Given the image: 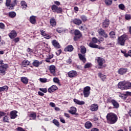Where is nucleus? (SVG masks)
I'll return each mask as SVG.
<instances>
[{"label":"nucleus","instance_id":"obj_1","mask_svg":"<svg viewBox=\"0 0 131 131\" xmlns=\"http://www.w3.org/2000/svg\"><path fill=\"white\" fill-rule=\"evenodd\" d=\"M106 120L108 124H114L118 120L117 115L113 113H110L106 115Z\"/></svg>","mask_w":131,"mask_h":131},{"label":"nucleus","instance_id":"obj_2","mask_svg":"<svg viewBox=\"0 0 131 131\" xmlns=\"http://www.w3.org/2000/svg\"><path fill=\"white\" fill-rule=\"evenodd\" d=\"M54 4L51 6V10L53 12L57 13V14H61L62 13V8L58 6L60 5V2L54 1Z\"/></svg>","mask_w":131,"mask_h":131},{"label":"nucleus","instance_id":"obj_3","mask_svg":"<svg viewBox=\"0 0 131 131\" xmlns=\"http://www.w3.org/2000/svg\"><path fill=\"white\" fill-rule=\"evenodd\" d=\"M128 39V37L127 35L126 34H124L123 35L119 36L117 39V44L124 47L125 45L126 40Z\"/></svg>","mask_w":131,"mask_h":131},{"label":"nucleus","instance_id":"obj_4","mask_svg":"<svg viewBox=\"0 0 131 131\" xmlns=\"http://www.w3.org/2000/svg\"><path fill=\"white\" fill-rule=\"evenodd\" d=\"M0 75L4 76L6 73V71L9 68V66L7 63H4L3 60H0Z\"/></svg>","mask_w":131,"mask_h":131},{"label":"nucleus","instance_id":"obj_5","mask_svg":"<svg viewBox=\"0 0 131 131\" xmlns=\"http://www.w3.org/2000/svg\"><path fill=\"white\" fill-rule=\"evenodd\" d=\"M118 88L121 90L131 89V82L129 81H120L118 84Z\"/></svg>","mask_w":131,"mask_h":131},{"label":"nucleus","instance_id":"obj_6","mask_svg":"<svg viewBox=\"0 0 131 131\" xmlns=\"http://www.w3.org/2000/svg\"><path fill=\"white\" fill-rule=\"evenodd\" d=\"M96 60H97V62L98 63V65L99 66V67H98V69H103V68L106 67V64H104L106 62L104 58L99 57H97Z\"/></svg>","mask_w":131,"mask_h":131},{"label":"nucleus","instance_id":"obj_7","mask_svg":"<svg viewBox=\"0 0 131 131\" xmlns=\"http://www.w3.org/2000/svg\"><path fill=\"white\" fill-rule=\"evenodd\" d=\"M106 102L111 103L116 109H118L120 106L119 103L116 100L113 99L112 97L108 98L106 100Z\"/></svg>","mask_w":131,"mask_h":131},{"label":"nucleus","instance_id":"obj_8","mask_svg":"<svg viewBox=\"0 0 131 131\" xmlns=\"http://www.w3.org/2000/svg\"><path fill=\"white\" fill-rule=\"evenodd\" d=\"M74 33L75 36H74L73 40L74 41H78L82 36V33L78 30H75Z\"/></svg>","mask_w":131,"mask_h":131},{"label":"nucleus","instance_id":"obj_9","mask_svg":"<svg viewBox=\"0 0 131 131\" xmlns=\"http://www.w3.org/2000/svg\"><path fill=\"white\" fill-rule=\"evenodd\" d=\"M98 33H99V35L100 36H102L104 37L105 38H106L108 37V35L107 33H106L105 31L103 29L100 28L98 30Z\"/></svg>","mask_w":131,"mask_h":131},{"label":"nucleus","instance_id":"obj_10","mask_svg":"<svg viewBox=\"0 0 131 131\" xmlns=\"http://www.w3.org/2000/svg\"><path fill=\"white\" fill-rule=\"evenodd\" d=\"M110 25V20L109 19L106 18L104 20L102 21V27L104 29H105V28H107L109 27V25Z\"/></svg>","mask_w":131,"mask_h":131},{"label":"nucleus","instance_id":"obj_11","mask_svg":"<svg viewBox=\"0 0 131 131\" xmlns=\"http://www.w3.org/2000/svg\"><path fill=\"white\" fill-rule=\"evenodd\" d=\"M68 75L70 78H74L77 76V72L76 71L72 70L68 73Z\"/></svg>","mask_w":131,"mask_h":131},{"label":"nucleus","instance_id":"obj_12","mask_svg":"<svg viewBox=\"0 0 131 131\" xmlns=\"http://www.w3.org/2000/svg\"><path fill=\"white\" fill-rule=\"evenodd\" d=\"M17 34L16 31L12 30L10 33L8 34V36L11 39H14L15 37H17Z\"/></svg>","mask_w":131,"mask_h":131},{"label":"nucleus","instance_id":"obj_13","mask_svg":"<svg viewBox=\"0 0 131 131\" xmlns=\"http://www.w3.org/2000/svg\"><path fill=\"white\" fill-rule=\"evenodd\" d=\"M77 108L75 106H71L70 108V110L68 111V112L70 113L71 115H78V113H76Z\"/></svg>","mask_w":131,"mask_h":131},{"label":"nucleus","instance_id":"obj_14","mask_svg":"<svg viewBox=\"0 0 131 131\" xmlns=\"http://www.w3.org/2000/svg\"><path fill=\"white\" fill-rule=\"evenodd\" d=\"M49 71L51 74H53L54 76L56 75V67L54 65H51L49 67Z\"/></svg>","mask_w":131,"mask_h":131},{"label":"nucleus","instance_id":"obj_15","mask_svg":"<svg viewBox=\"0 0 131 131\" xmlns=\"http://www.w3.org/2000/svg\"><path fill=\"white\" fill-rule=\"evenodd\" d=\"M89 47L92 48H98L99 49H104L102 47H100V46H99L98 45H97V44L94 43V42H93L92 40V42L89 43Z\"/></svg>","mask_w":131,"mask_h":131},{"label":"nucleus","instance_id":"obj_16","mask_svg":"<svg viewBox=\"0 0 131 131\" xmlns=\"http://www.w3.org/2000/svg\"><path fill=\"white\" fill-rule=\"evenodd\" d=\"M42 64V61H38L37 60H33V62L32 63V65L33 67L38 68L40 66L41 64Z\"/></svg>","mask_w":131,"mask_h":131},{"label":"nucleus","instance_id":"obj_17","mask_svg":"<svg viewBox=\"0 0 131 131\" xmlns=\"http://www.w3.org/2000/svg\"><path fill=\"white\" fill-rule=\"evenodd\" d=\"M90 110H91V112H96L97 110H98V105L97 104V103L92 104L90 106Z\"/></svg>","mask_w":131,"mask_h":131},{"label":"nucleus","instance_id":"obj_18","mask_svg":"<svg viewBox=\"0 0 131 131\" xmlns=\"http://www.w3.org/2000/svg\"><path fill=\"white\" fill-rule=\"evenodd\" d=\"M128 72V69L127 68H120L118 71L119 74L123 75L125 74Z\"/></svg>","mask_w":131,"mask_h":131},{"label":"nucleus","instance_id":"obj_19","mask_svg":"<svg viewBox=\"0 0 131 131\" xmlns=\"http://www.w3.org/2000/svg\"><path fill=\"white\" fill-rule=\"evenodd\" d=\"M58 90V88L56 85H53L51 86V87L48 89V92L49 93H53L55 92V91H57Z\"/></svg>","mask_w":131,"mask_h":131},{"label":"nucleus","instance_id":"obj_20","mask_svg":"<svg viewBox=\"0 0 131 131\" xmlns=\"http://www.w3.org/2000/svg\"><path fill=\"white\" fill-rule=\"evenodd\" d=\"M52 44L53 45V47L55 48H57L59 49L61 48V46L58 42L56 40H53L52 41Z\"/></svg>","mask_w":131,"mask_h":131},{"label":"nucleus","instance_id":"obj_21","mask_svg":"<svg viewBox=\"0 0 131 131\" xmlns=\"http://www.w3.org/2000/svg\"><path fill=\"white\" fill-rule=\"evenodd\" d=\"M50 23L52 27H55L57 25V21L56 20V19L55 18L52 17L50 20Z\"/></svg>","mask_w":131,"mask_h":131},{"label":"nucleus","instance_id":"obj_22","mask_svg":"<svg viewBox=\"0 0 131 131\" xmlns=\"http://www.w3.org/2000/svg\"><path fill=\"white\" fill-rule=\"evenodd\" d=\"M74 50V47L72 45L67 46L64 49V52H71Z\"/></svg>","mask_w":131,"mask_h":131},{"label":"nucleus","instance_id":"obj_23","mask_svg":"<svg viewBox=\"0 0 131 131\" xmlns=\"http://www.w3.org/2000/svg\"><path fill=\"white\" fill-rule=\"evenodd\" d=\"M17 111H12L10 114V118L11 119H14L17 117Z\"/></svg>","mask_w":131,"mask_h":131},{"label":"nucleus","instance_id":"obj_24","mask_svg":"<svg viewBox=\"0 0 131 131\" xmlns=\"http://www.w3.org/2000/svg\"><path fill=\"white\" fill-rule=\"evenodd\" d=\"M30 65H31V62L28 60H24L21 62V67H27Z\"/></svg>","mask_w":131,"mask_h":131},{"label":"nucleus","instance_id":"obj_25","mask_svg":"<svg viewBox=\"0 0 131 131\" xmlns=\"http://www.w3.org/2000/svg\"><path fill=\"white\" fill-rule=\"evenodd\" d=\"M20 5L22 9L26 10L27 9L28 5L27 3L25 1H21L20 2Z\"/></svg>","mask_w":131,"mask_h":131},{"label":"nucleus","instance_id":"obj_26","mask_svg":"<svg viewBox=\"0 0 131 131\" xmlns=\"http://www.w3.org/2000/svg\"><path fill=\"white\" fill-rule=\"evenodd\" d=\"M29 21L31 23V24L35 25L36 24V16L34 15L30 16Z\"/></svg>","mask_w":131,"mask_h":131},{"label":"nucleus","instance_id":"obj_27","mask_svg":"<svg viewBox=\"0 0 131 131\" xmlns=\"http://www.w3.org/2000/svg\"><path fill=\"white\" fill-rule=\"evenodd\" d=\"M79 59L82 61L83 63H85L86 61V59L85 58V55H83L82 54L79 53L78 54Z\"/></svg>","mask_w":131,"mask_h":131},{"label":"nucleus","instance_id":"obj_28","mask_svg":"<svg viewBox=\"0 0 131 131\" xmlns=\"http://www.w3.org/2000/svg\"><path fill=\"white\" fill-rule=\"evenodd\" d=\"M73 23L75 25L79 26L82 24V21L80 19L75 18L73 20Z\"/></svg>","mask_w":131,"mask_h":131},{"label":"nucleus","instance_id":"obj_29","mask_svg":"<svg viewBox=\"0 0 131 131\" xmlns=\"http://www.w3.org/2000/svg\"><path fill=\"white\" fill-rule=\"evenodd\" d=\"M20 80L21 82H23L24 84H27L29 82V79L27 77H25V76H23L20 78Z\"/></svg>","mask_w":131,"mask_h":131},{"label":"nucleus","instance_id":"obj_30","mask_svg":"<svg viewBox=\"0 0 131 131\" xmlns=\"http://www.w3.org/2000/svg\"><path fill=\"white\" fill-rule=\"evenodd\" d=\"M73 101L76 104L78 105H84L85 104V101H80L79 100H77V99L74 98Z\"/></svg>","mask_w":131,"mask_h":131},{"label":"nucleus","instance_id":"obj_31","mask_svg":"<svg viewBox=\"0 0 131 131\" xmlns=\"http://www.w3.org/2000/svg\"><path fill=\"white\" fill-rule=\"evenodd\" d=\"M17 15V14L15 11H10L8 13V17L13 19L15 18Z\"/></svg>","mask_w":131,"mask_h":131},{"label":"nucleus","instance_id":"obj_32","mask_svg":"<svg viewBox=\"0 0 131 131\" xmlns=\"http://www.w3.org/2000/svg\"><path fill=\"white\" fill-rule=\"evenodd\" d=\"M85 127L86 129H91L93 126V124L91 122V121H86V122L84 124Z\"/></svg>","mask_w":131,"mask_h":131},{"label":"nucleus","instance_id":"obj_33","mask_svg":"<svg viewBox=\"0 0 131 131\" xmlns=\"http://www.w3.org/2000/svg\"><path fill=\"white\" fill-rule=\"evenodd\" d=\"M98 75L99 78H101V79L102 80L103 82L105 81L106 78V76L105 75H103V74H102V73H99L98 74Z\"/></svg>","mask_w":131,"mask_h":131},{"label":"nucleus","instance_id":"obj_34","mask_svg":"<svg viewBox=\"0 0 131 131\" xmlns=\"http://www.w3.org/2000/svg\"><path fill=\"white\" fill-rule=\"evenodd\" d=\"M16 5H17V0H14L11 3V7H9L8 9L9 10H13Z\"/></svg>","mask_w":131,"mask_h":131},{"label":"nucleus","instance_id":"obj_35","mask_svg":"<svg viewBox=\"0 0 131 131\" xmlns=\"http://www.w3.org/2000/svg\"><path fill=\"white\" fill-rule=\"evenodd\" d=\"M30 118H32V119L35 120L36 118V113L35 112H32L29 115Z\"/></svg>","mask_w":131,"mask_h":131},{"label":"nucleus","instance_id":"obj_36","mask_svg":"<svg viewBox=\"0 0 131 131\" xmlns=\"http://www.w3.org/2000/svg\"><path fill=\"white\" fill-rule=\"evenodd\" d=\"M9 90V88L7 85H4L3 87H0V92H4L5 91L7 92Z\"/></svg>","mask_w":131,"mask_h":131},{"label":"nucleus","instance_id":"obj_37","mask_svg":"<svg viewBox=\"0 0 131 131\" xmlns=\"http://www.w3.org/2000/svg\"><path fill=\"white\" fill-rule=\"evenodd\" d=\"M109 35L111 38H116V33L114 31H111L109 33Z\"/></svg>","mask_w":131,"mask_h":131},{"label":"nucleus","instance_id":"obj_38","mask_svg":"<svg viewBox=\"0 0 131 131\" xmlns=\"http://www.w3.org/2000/svg\"><path fill=\"white\" fill-rule=\"evenodd\" d=\"M9 119L10 118L9 117V116H5L3 118V122L5 123H9Z\"/></svg>","mask_w":131,"mask_h":131},{"label":"nucleus","instance_id":"obj_39","mask_svg":"<svg viewBox=\"0 0 131 131\" xmlns=\"http://www.w3.org/2000/svg\"><path fill=\"white\" fill-rule=\"evenodd\" d=\"M11 0H6L5 5L7 7H11Z\"/></svg>","mask_w":131,"mask_h":131},{"label":"nucleus","instance_id":"obj_40","mask_svg":"<svg viewBox=\"0 0 131 131\" xmlns=\"http://www.w3.org/2000/svg\"><path fill=\"white\" fill-rule=\"evenodd\" d=\"M80 52H81V54L85 55V54L86 53V48L85 47H83V48H81Z\"/></svg>","mask_w":131,"mask_h":131},{"label":"nucleus","instance_id":"obj_41","mask_svg":"<svg viewBox=\"0 0 131 131\" xmlns=\"http://www.w3.org/2000/svg\"><path fill=\"white\" fill-rule=\"evenodd\" d=\"M119 97H120L122 99L126 100L127 98V94H121V95H119Z\"/></svg>","mask_w":131,"mask_h":131},{"label":"nucleus","instance_id":"obj_42","mask_svg":"<svg viewBox=\"0 0 131 131\" xmlns=\"http://www.w3.org/2000/svg\"><path fill=\"white\" fill-rule=\"evenodd\" d=\"M104 3L106 6H111L112 5L113 1L112 0H105Z\"/></svg>","mask_w":131,"mask_h":131},{"label":"nucleus","instance_id":"obj_43","mask_svg":"<svg viewBox=\"0 0 131 131\" xmlns=\"http://www.w3.org/2000/svg\"><path fill=\"white\" fill-rule=\"evenodd\" d=\"M53 124H54L56 126L59 127L60 126V123L59 121L56 119L53 120Z\"/></svg>","mask_w":131,"mask_h":131},{"label":"nucleus","instance_id":"obj_44","mask_svg":"<svg viewBox=\"0 0 131 131\" xmlns=\"http://www.w3.org/2000/svg\"><path fill=\"white\" fill-rule=\"evenodd\" d=\"M47 57L50 59H53V58L54 57V55L53 53H51L50 52H48V54L47 55Z\"/></svg>","mask_w":131,"mask_h":131},{"label":"nucleus","instance_id":"obj_45","mask_svg":"<svg viewBox=\"0 0 131 131\" xmlns=\"http://www.w3.org/2000/svg\"><path fill=\"white\" fill-rule=\"evenodd\" d=\"M53 82L60 85V80L57 77L53 78Z\"/></svg>","mask_w":131,"mask_h":131},{"label":"nucleus","instance_id":"obj_46","mask_svg":"<svg viewBox=\"0 0 131 131\" xmlns=\"http://www.w3.org/2000/svg\"><path fill=\"white\" fill-rule=\"evenodd\" d=\"M92 41L96 44L98 42H100V41L98 40L96 37H93L92 39Z\"/></svg>","mask_w":131,"mask_h":131},{"label":"nucleus","instance_id":"obj_47","mask_svg":"<svg viewBox=\"0 0 131 131\" xmlns=\"http://www.w3.org/2000/svg\"><path fill=\"white\" fill-rule=\"evenodd\" d=\"M81 19L82 20L83 22H86L88 20L87 17L85 15H81L80 16Z\"/></svg>","mask_w":131,"mask_h":131},{"label":"nucleus","instance_id":"obj_48","mask_svg":"<svg viewBox=\"0 0 131 131\" xmlns=\"http://www.w3.org/2000/svg\"><path fill=\"white\" fill-rule=\"evenodd\" d=\"M84 97H88L90 95V92H86V91H83Z\"/></svg>","mask_w":131,"mask_h":131},{"label":"nucleus","instance_id":"obj_49","mask_svg":"<svg viewBox=\"0 0 131 131\" xmlns=\"http://www.w3.org/2000/svg\"><path fill=\"white\" fill-rule=\"evenodd\" d=\"M47 79L46 78H39V81L41 82H42V83H46L47 82Z\"/></svg>","mask_w":131,"mask_h":131},{"label":"nucleus","instance_id":"obj_50","mask_svg":"<svg viewBox=\"0 0 131 131\" xmlns=\"http://www.w3.org/2000/svg\"><path fill=\"white\" fill-rule=\"evenodd\" d=\"M119 8H120V9L124 10V8H125V6H124V4H121L119 5Z\"/></svg>","mask_w":131,"mask_h":131},{"label":"nucleus","instance_id":"obj_51","mask_svg":"<svg viewBox=\"0 0 131 131\" xmlns=\"http://www.w3.org/2000/svg\"><path fill=\"white\" fill-rule=\"evenodd\" d=\"M90 90H91V87H90L89 86H86L83 89V91H85V92H90Z\"/></svg>","mask_w":131,"mask_h":131},{"label":"nucleus","instance_id":"obj_52","mask_svg":"<svg viewBox=\"0 0 131 131\" xmlns=\"http://www.w3.org/2000/svg\"><path fill=\"white\" fill-rule=\"evenodd\" d=\"M125 19L126 20L131 19V15H129L128 14H126V15H125Z\"/></svg>","mask_w":131,"mask_h":131},{"label":"nucleus","instance_id":"obj_53","mask_svg":"<svg viewBox=\"0 0 131 131\" xmlns=\"http://www.w3.org/2000/svg\"><path fill=\"white\" fill-rule=\"evenodd\" d=\"M39 90L41 91V92L45 93H46L48 92L47 88H39Z\"/></svg>","mask_w":131,"mask_h":131},{"label":"nucleus","instance_id":"obj_54","mask_svg":"<svg viewBox=\"0 0 131 131\" xmlns=\"http://www.w3.org/2000/svg\"><path fill=\"white\" fill-rule=\"evenodd\" d=\"M91 65L92 64L91 63H86L84 68H85V69H86L87 68H90L91 67Z\"/></svg>","mask_w":131,"mask_h":131},{"label":"nucleus","instance_id":"obj_55","mask_svg":"<svg viewBox=\"0 0 131 131\" xmlns=\"http://www.w3.org/2000/svg\"><path fill=\"white\" fill-rule=\"evenodd\" d=\"M19 40H20V38L16 37L13 39V41L15 43H17L19 41Z\"/></svg>","mask_w":131,"mask_h":131},{"label":"nucleus","instance_id":"obj_56","mask_svg":"<svg viewBox=\"0 0 131 131\" xmlns=\"http://www.w3.org/2000/svg\"><path fill=\"white\" fill-rule=\"evenodd\" d=\"M44 38H46L47 39H50V38H51V36L49 35V34H47L46 33H45Z\"/></svg>","mask_w":131,"mask_h":131},{"label":"nucleus","instance_id":"obj_57","mask_svg":"<svg viewBox=\"0 0 131 131\" xmlns=\"http://www.w3.org/2000/svg\"><path fill=\"white\" fill-rule=\"evenodd\" d=\"M62 53V50L61 49H58V50H57V51H56V52L55 53L56 55L57 56L60 55V54H61Z\"/></svg>","mask_w":131,"mask_h":131},{"label":"nucleus","instance_id":"obj_58","mask_svg":"<svg viewBox=\"0 0 131 131\" xmlns=\"http://www.w3.org/2000/svg\"><path fill=\"white\" fill-rule=\"evenodd\" d=\"M5 24L3 23H0V28L1 29L4 30L5 29Z\"/></svg>","mask_w":131,"mask_h":131},{"label":"nucleus","instance_id":"obj_59","mask_svg":"<svg viewBox=\"0 0 131 131\" xmlns=\"http://www.w3.org/2000/svg\"><path fill=\"white\" fill-rule=\"evenodd\" d=\"M40 32L41 33V35H42L43 37H45V35L46 34V31L42 30H40Z\"/></svg>","mask_w":131,"mask_h":131},{"label":"nucleus","instance_id":"obj_60","mask_svg":"<svg viewBox=\"0 0 131 131\" xmlns=\"http://www.w3.org/2000/svg\"><path fill=\"white\" fill-rule=\"evenodd\" d=\"M68 64H71L72 63V59L69 57V59L66 61Z\"/></svg>","mask_w":131,"mask_h":131},{"label":"nucleus","instance_id":"obj_61","mask_svg":"<svg viewBox=\"0 0 131 131\" xmlns=\"http://www.w3.org/2000/svg\"><path fill=\"white\" fill-rule=\"evenodd\" d=\"M27 52L29 53V54H31V53H33V49L29 48L27 50Z\"/></svg>","mask_w":131,"mask_h":131},{"label":"nucleus","instance_id":"obj_62","mask_svg":"<svg viewBox=\"0 0 131 131\" xmlns=\"http://www.w3.org/2000/svg\"><path fill=\"white\" fill-rule=\"evenodd\" d=\"M49 105H50V106L52 107H55V106H56V105L55 104V103H53V102H50V103H49Z\"/></svg>","mask_w":131,"mask_h":131},{"label":"nucleus","instance_id":"obj_63","mask_svg":"<svg viewBox=\"0 0 131 131\" xmlns=\"http://www.w3.org/2000/svg\"><path fill=\"white\" fill-rule=\"evenodd\" d=\"M17 130L18 131H25V129H24L23 127H17Z\"/></svg>","mask_w":131,"mask_h":131},{"label":"nucleus","instance_id":"obj_64","mask_svg":"<svg viewBox=\"0 0 131 131\" xmlns=\"http://www.w3.org/2000/svg\"><path fill=\"white\" fill-rule=\"evenodd\" d=\"M91 131H99V130L97 128H93L91 129Z\"/></svg>","mask_w":131,"mask_h":131}]
</instances>
